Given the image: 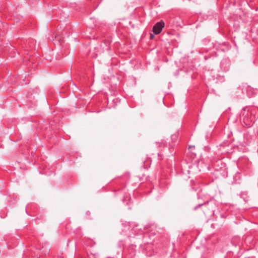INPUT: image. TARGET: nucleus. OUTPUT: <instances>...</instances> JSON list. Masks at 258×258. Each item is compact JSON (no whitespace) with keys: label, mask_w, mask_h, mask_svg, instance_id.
Instances as JSON below:
<instances>
[{"label":"nucleus","mask_w":258,"mask_h":258,"mask_svg":"<svg viewBox=\"0 0 258 258\" xmlns=\"http://www.w3.org/2000/svg\"><path fill=\"white\" fill-rule=\"evenodd\" d=\"M164 27V23L161 21L157 23L153 28V32L154 34L157 35L160 33L163 28Z\"/></svg>","instance_id":"nucleus-1"},{"label":"nucleus","mask_w":258,"mask_h":258,"mask_svg":"<svg viewBox=\"0 0 258 258\" xmlns=\"http://www.w3.org/2000/svg\"><path fill=\"white\" fill-rule=\"evenodd\" d=\"M208 203H209V201H208L206 202H204L203 203L199 204L198 205H197V206H196L194 208V210H197L199 208H200L201 207H202V206H203L204 205H206V204H208Z\"/></svg>","instance_id":"nucleus-2"},{"label":"nucleus","mask_w":258,"mask_h":258,"mask_svg":"<svg viewBox=\"0 0 258 258\" xmlns=\"http://www.w3.org/2000/svg\"><path fill=\"white\" fill-rule=\"evenodd\" d=\"M154 37V36L153 34H150L151 39H153Z\"/></svg>","instance_id":"nucleus-3"}]
</instances>
